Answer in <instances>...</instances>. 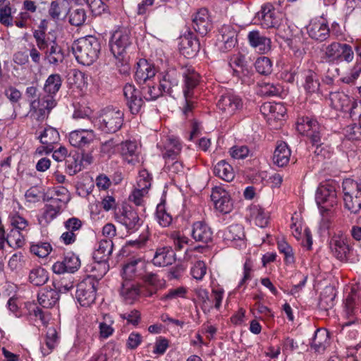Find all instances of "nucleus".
Wrapping results in <instances>:
<instances>
[{"label": "nucleus", "mask_w": 361, "mask_h": 361, "mask_svg": "<svg viewBox=\"0 0 361 361\" xmlns=\"http://www.w3.org/2000/svg\"><path fill=\"white\" fill-rule=\"evenodd\" d=\"M62 80L59 74L50 75L45 81L44 92L37 99L30 102V116L39 122H42L47 118L51 109L56 105L55 96L61 87Z\"/></svg>", "instance_id": "nucleus-1"}, {"label": "nucleus", "mask_w": 361, "mask_h": 361, "mask_svg": "<svg viewBox=\"0 0 361 361\" xmlns=\"http://www.w3.org/2000/svg\"><path fill=\"white\" fill-rule=\"evenodd\" d=\"M65 163L66 172L71 176L82 170V160L78 155L68 156Z\"/></svg>", "instance_id": "nucleus-50"}, {"label": "nucleus", "mask_w": 361, "mask_h": 361, "mask_svg": "<svg viewBox=\"0 0 361 361\" xmlns=\"http://www.w3.org/2000/svg\"><path fill=\"white\" fill-rule=\"evenodd\" d=\"M37 138L43 145H46L47 154L51 152L54 150V145L60 140L59 132L49 126L46 128Z\"/></svg>", "instance_id": "nucleus-32"}, {"label": "nucleus", "mask_w": 361, "mask_h": 361, "mask_svg": "<svg viewBox=\"0 0 361 361\" xmlns=\"http://www.w3.org/2000/svg\"><path fill=\"white\" fill-rule=\"evenodd\" d=\"M140 87V90H138L134 85L127 83L123 89L126 105L133 114H137L144 104L141 95L147 101H154L164 94L159 84L155 83L154 80L142 84Z\"/></svg>", "instance_id": "nucleus-2"}, {"label": "nucleus", "mask_w": 361, "mask_h": 361, "mask_svg": "<svg viewBox=\"0 0 361 361\" xmlns=\"http://www.w3.org/2000/svg\"><path fill=\"white\" fill-rule=\"evenodd\" d=\"M176 261V254L170 246H161L156 249L152 264L159 267H164L173 264Z\"/></svg>", "instance_id": "nucleus-25"}, {"label": "nucleus", "mask_w": 361, "mask_h": 361, "mask_svg": "<svg viewBox=\"0 0 361 361\" xmlns=\"http://www.w3.org/2000/svg\"><path fill=\"white\" fill-rule=\"evenodd\" d=\"M37 48L44 52V59L52 66H58L64 60L62 48L56 42V37L51 39L44 31L36 30L33 32Z\"/></svg>", "instance_id": "nucleus-4"}, {"label": "nucleus", "mask_w": 361, "mask_h": 361, "mask_svg": "<svg viewBox=\"0 0 361 361\" xmlns=\"http://www.w3.org/2000/svg\"><path fill=\"white\" fill-rule=\"evenodd\" d=\"M222 238L225 241H235L239 240L243 243L245 238L244 228L240 224H233L222 231Z\"/></svg>", "instance_id": "nucleus-36"}, {"label": "nucleus", "mask_w": 361, "mask_h": 361, "mask_svg": "<svg viewBox=\"0 0 361 361\" xmlns=\"http://www.w3.org/2000/svg\"><path fill=\"white\" fill-rule=\"evenodd\" d=\"M0 23L6 27L13 25L12 8L9 3L6 5H0Z\"/></svg>", "instance_id": "nucleus-56"}, {"label": "nucleus", "mask_w": 361, "mask_h": 361, "mask_svg": "<svg viewBox=\"0 0 361 361\" xmlns=\"http://www.w3.org/2000/svg\"><path fill=\"white\" fill-rule=\"evenodd\" d=\"M330 247L333 255L341 261L347 260L353 252L350 240L343 236L334 237L331 241Z\"/></svg>", "instance_id": "nucleus-15"}, {"label": "nucleus", "mask_w": 361, "mask_h": 361, "mask_svg": "<svg viewBox=\"0 0 361 361\" xmlns=\"http://www.w3.org/2000/svg\"><path fill=\"white\" fill-rule=\"evenodd\" d=\"M252 270L253 262L250 258H247L243 264V276L238 285V288L245 286L247 281L251 280Z\"/></svg>", "instance_id": "nucleus-64"}, {"label": "nucleus", "mask_w": 361, "mask_h": 361, "mask_svg": "<svg viewBox=\"0 0 361 361\" xmlns=\"http://www.w3.org/2000/svg\"><path fill=\"white\" fill-rule=\"evenodd\" d=\"M130 32L126 28L116 30L110 40L111 51L116 59L123 56L126 49L130 45Z\"/></svg>", "instance_id": "nucleus-12"}, {"label": "nucleus", "mask_w": 361, "mask_h": 361, "mask_svg": "<svg viewBox=\"0 0 361 361\" xmlns=\"http://www.w3.org/2000/svg\"><path fill=\"white\" fill-rule=\"evenodd\" d=\"M262 26L264 28H276L278 34L283 38H288L290 35L282 33V29L285 27L281 23V19L277 16V12L271 4H265L262 6L261 11L257 13Z\"/></svg>", "instance_id": "nucleus-10"}, {"label": "nucleus", "mask_w": 361, "mask_h": 361, "mask_svg": "<svg viewBox=\"0 0 361 361\" xmlns=\"http://www.w3.org/2000/svg\"><path fill=\"white\" fill-rule=\"evenodd\" d=\"M200 44L199 40L193 37V35L189 34L188 36L181 37L180 43V50L183 55L187 58H192L200 51Z\"/></svg>", "instance_id": "nucleus-30"}, {"label": "nucleus", "mask_w": 361, "mask_h": 361, "mask_svg": "<svg viewBox=\"0 0 361 361\" xmlns=\"http://www.w3.org/2000/svg\"><path fill=\"white\" fill-rule=\"evenodd\" d=\"M214 173L220 178L229 182L234 178L232 166L224 160L219 161L214 166Z\"/></svg>", "instance_id": "nucleus-40"}, {"label": "nucleus", "mask_w": 361, "mask_h": 361, "mask_svg": "<svg viewBox=\"0 0 361 361\" xmlns=\"http://www.w3.org/2000/svg\"><path fill=\"white\" fill-rule=\"evenodd\" d=\"M341 43L334 42L329 44L325 49L323 59L325 62L329 63H335L341 61L340 51L341 49Z\"/></svg>", "instance_id": "nucleus-41"}, {"label": "nucleus", "mask_w": 361, "mask_h": 361, "mask_svg": "<svg viewBox=\"0 0 361 361\" xmlns=\"http://www.w3.org/2000/svg\"><path fill=\"white\" fill-rule=\"evenodd\" d=\"M89 271L92 273L90 276L97 282L108 272L109 265L105 259H94V262L88 266Z\"/></svg>", "instance_id": "nucleus-39"}, {"label": "nucleus", "mask_w": 361, "mask_h": 361, "mask_svg": "<svg viewBox=\"0 0 361 361\" xmlns=\"http://www.w3.org/2000/svg\"><path fill=\"white\" fill-rule=\"evenodd\" d=\"M103 319L104 321L101 322L99 324V337L106 339L111 336L114 331L112 327L114 321L109 314H104Z\"/></svg>", "instance_id": "nucleus-49"}, {"label": "nucleus", "mask_w": 361, "mask_h": 361, "mask_svg": "<svg viewBox=\"0 0 361 361\" xmlns=\"http://www.w3.org/2000/svg\"><path fill=\"white\" fill-rule=\"evenodd\" d=\"M180 78V73L173 68H169L161 73L159 78L160 88L164 94L174 97L173 93L175 89L178 88Z\"/></svg>", "instance_id": "nucleus-20"}, {"label": "nucleus", "mask_w": 361, "mask_h": 361, "mask_svg": "<svg viewBox=\"0 0 361 361\" xmlns=\"http://www.w3.org/2000/svg\"><path fill=\"white\" fill-rule=\"evenodd\" d=\"M44 201H49V204H47L44 207L43 214L39 218L40 224L45 226L54 220L61 212L62 202L64 201L61 198L50 197L44 199Z\"/></svg>", "instance_id": "nucleus-24"}, {"label": "nucleus", "mask_w": 361, "mask_h": 361, "mask_svg": "<svg viewBox=\"0 0 361 361\" xmlns=\"http://www.w3.org/2000/svg\"><path fill=\"white\" fill-rule=\"evenodd\" d=\"M237 30L231 25H224L219 30L216 46L222 53L231 51L237 44Z\"/></svg>", "instance_id": "nucleus-11"}, {"label": "nucleus", "mask_w": 361, "mask_h": 361, "mask_svg": "<svg viewBox=\"0 0 361 361\" xmlns=\"http://www.w3.org/2000/svg\"><path fill=\"white\" fill-rule=\"evenodd\" d=\"M297 130L308 137L313 145L319 146L322 144L321 127L317 120L306 117H301L297 121Z\"/></svg>", "instance_id": "nucleus-9"}, {"label": "nucleus", "mask_w": 361, "mask_h": 361, "mask_svg": "<svg viewBox=\"0 0 361 361\" xmlns=\"http://www.w3.org/2000/svg\"><path fill=\"white\" fill-rule=\"evenodd\" d=\"M122 158L128 163L135 165L140 161V151L136 141L126 140L119 147Z\"/></svg>", "instance_id": "nucleus-26"}, {"label": "nucleus", "mask_w": 361, "mask_h": 361, "mask_svg": "<svg viewBox=\"0 0 361 361\" xmlns=\"http://www.w3.org/2000/svg\"><path fill=\"white\" fill-rule=\"evenodd\" d=\"M281 87L279 85L264 82L260 85L259 93L263 96H277L281 92Z\"/></svg>", "instance_id": "nucleus-57"}, {"label": "nucleus", "mask_w": 361, "mask_h": 361, "mask_svg": "<svg viewBox=\"0 0 361 361\" xmlns=\"http://www.w3.org/2000/svg\"><path fill=\"white\" fill-rule=\"evenodd\" d=\"M115 219L128 230L135 231L140 226V219L137 212L131 207L126 205L115 211Z\"/></svg>", "instance_id": "nucleus-13"}, {"label": "nucleus", "mask_w": 361, "mask_h": 361, "mask_svg": "<svg viewBox=\"0 0 361 361\" xmlns=\"http://www.w3.org/2000/svg\"><path fill=\"white\" fill-rule=\"evenodd\" d=\"M69 23L74 26L82 25L87 19V13L84 8H72L68 13Z\"/></svg>", "instance_id": "nucleus-47"}, {"label": "nucleus", "mask_w": 361, "mask_h": 361, "mask_svg": "<svg viewBox=\"0 0 361 361\" xmlns=\"http://www.w3.org/2000/svg\"><path fill=\"white\" fill-rule=\"evenodd\" d=\"M154 66L149 63L146 59H140L137 63V68L135 73V80L139 85L154 80L156 75Z\"/></svg>", "instance_id": "nucleus-23"}, {"label": "nucleus", "mask_w": 361, "mask_h": 361, "mask_svg": "<svg viewBox=\"0 0 361 361\" xmlns=\"http://www.w3.org/2000/svg\"><path fill=\"white\" fill-rule=\"evenodd\" d=\"M278 249L281 253L284 255L286 263L292 264L294 262L293 249L286 241L283 240H279Z\"/></svg>", "instance_id": "nucleus-59"}, {"label": "nucleus", "mask_w": 361, "mask_h": 361, "mask_svg": "<svg viewBox=\"0 0 361 361\" xmlns=\"http://www.w3.org/2000/svg\"><path fill=\"white\" fill-rule=\"evenodd\" d=\"M59 300V293L55 289L44 288L38 293V302L44 308L52 307Z\"/></svg>", "instance_id": "nucleus-33"}, {"label": "nucleus", "mask_w": 361, "mask_h": 361, "mask_svg": "<svg viewBox=\"0 0 361 361\" xmlns=\"http://www.w3.org/2000/svg\"><path fill=\"white\" fill-rule=\"evenodd\" d=\"M194 30L202 37L205 36L212 28V23L209 11L205 8L199 9L192 16Z\"/></svg>", "instance_id": "nucleus-17"}, {"label": "nucleus", "mask_w": 361, "mask_h": 361, "mask_svg": "<svg viewBox=\"0 0 361 361\" xmlns=\"http://www.w3.org/2000/svg\"><path fill=\"white\" fill-rule=\"evenodd\" d=\"M217 107L223 113L231 116L243 107L242 99L237 95L227 93L221 97L217 103Z\"/></svg>", "instance_id": "nucleus-22"}, {"label": "nucleus", "mask_w": 361, "mask_h": 361, "mask_svg": "<svg viewBox=\"0 0 361 361\" xmlns=\"http://www.w3.org/2000/svg\"><path fill=\"white\" fill-rule=\"evenodd\" d=\"M145 283L151 288L148 290L147 295L152 296L161 286V281L156 274L147 273L144 276Z\"/></svg>", "instance_id": "nucleus-51"}, {"label": "nucleus", "mask_w": 361, "mask_h": 361, "mask_svg": "<svg viewBox=\"0 0 361 361\" xmlns=\"http://www.w3.org/2000/svg\"><path fill=\"white\" fill-rule=\"evenodd\" d=\"M97 282L91 277H87L80 281L76 288L75 298L82 307H89L96 299V286Z\"/></svg>", "instance_id": "nucleus-8"}, {"label": "nucleus", "mask_w": 361, "mask_h": 361, "mask_svg": "<svg viewBox=\"0 0 361 361\" xmlns=\"http://www.w3.org/2000/svg\"><path fill=\"white\" fill-rule=\"evenodd\" d=\"M183 75L185 78V87L183 90L184 97L190 98L192 95V90L199 82L200 75L191 68L185 69Z\"/></svg>", "instance_id": "nucleus-35"}, {"label": "nucleus", "mask_w": 361, "mask_h": 361, "mask_svg": "<svg viewBox=\"0 0 361 361\" xmlns=\"http://www.w3.org/2000/svg\"><path fill=\"white\" fill-rule=\"evenodd\" d=\"M256 71L261 75H268L272 72V62L267 56L259 57L255 63Z\"/></svg>", "instance_id": "nucleus-52"}, {"label": "nucleus", "mask_w": 361, "mask_h": 361, "mask_svg": "<svg viewBox=\"0 0 361 361\" xmlns=\"http://www.w3.org/2000/svg\"><path fill=\"white\" fill-rule=\"evenodd\" d=\"M72 50L78 63L90 66L98 59L101 44L97 37L88 35L75 41L72 45Z\"/></svg>", "instance_id": "nucleus-3"}, {"label": "nucleus", "mask_w": 361, "mask_h": 361, "mask_svg": "<svg viewBox=\"0 0 361 361\" xmlns=\"http://www.w3.org/2000/svg\"><path fill=\"white\" fill-rule=\"evenodd\" d=\"M92 12L94 15L109 13V6L102 0H87Z\"/></svg>", "instance_id": "nucleus-63"}, {"label": "nucleus", "mask_w": 361, "mask_h": 361, "mask_svg": "<svg viewBox=\"0 0 361 361\" xmlns=\"http://www.w3.org/2000/svg\"><path fill=\"white\" fill-rule=\"evenodd\" d=\"M310 38L317 42H324L329 37L330 30L326 23L321 20H312L307 27Z\"/></svg>", "instance_id": "nucleus-28"}, {"label": "nucleus", "mask_w": 361, "mask_h": 361, "mask_svg": "<svg viewBox=\"0 0 361 361\" xmlns=\"http://www.w3.org/2000/svg\"><path fill=\"white\" fill-rule=\"evenodd\" d=\"M124 123V114L118 108L106 106L100 111L98 128L104 133H115Z\"/></svg>", "instance_id": "nucleus-5"}, {"label": "nucleus", "mask_w": 361, "mask_h": 361, "mask_svg": "<svg viewBox=\"0 0 361 361\" xmlns=\"http://www.w3.org/2000/svg\"><path fill=\"white\" fill-rule=\"evenodd\" d=\"M165 161L174 160L180 153L182 145L179 140L171 136L165 137L161 142L157 144Z\"/></svg>", "instance_id": "nucleus-18"}, {"label": "nucleus", "mask_w": 361, "mask_h": 361, "mask_svg": "<svg viewBox=\"0 0 361 361\" xmlns=\"http://www.w3.org/2000/svg\"><path fill=\"white\" fill-rule=\"evenodd\" d=\"M24 241L21 231L16 229H11L6 238V242L10 247H21L24 245Z\"/></svg>", "instance_id": "nucleus-55"}, {"label": "nucleus", "mask_w": 361, "mask_h": 361, "mask_svg": "<svg viewBox=\"0 0 361 361\" xmlns=\"http://www.w3.org/2000/svg\"><path fill=\"white\" fill-rule=\"evenodd\" d=\"M304 88L309 93L317 92L319 89L320 83L316 73L307 70L305 74Z\"/></svg>", "instance_id": "nucleus-46"}, {"label": "nucleus", "mask_w": 361, "mask_h": 361, "mask_svg": "<svg viewBox=\"0 0 361 361\" xmlns=\"http://www.w3.org/2000/svg\"><path fill=\"white\" fill-rule=\"evenodd\" d=\"M191 235L196 242L207 244L213 239V231L206 223L197 221L192 224Z\"/></svg>", "instance_id": "nucleus-29"}, {"label": "nucleus", "mask_w": 361, "mask_h": 361, "mask_svg": "<svg viewBox=\"0 0 361 361\" xmlns=\"http://www.w3.org/2000/svg\"><path fill=\"white\" fill-rule=\"evenodd\" d=\"M165 167L169 174L173 178L177 176H183L185 174V169L182 162L169 159L165 161Z\"/></svg>", "instance_id": "nucleus-53"}, {"label": "nucleus", "mask_w": 361, "mask_h": 361, "mask_svg": "<svg viewBox=\"0 0 361 361\" xmlns=\"http://www.w3.org/2000/svg\"><path fill=\"white\" fill-rule=\"evenodd\" d=\"M357 311L355 299L353 296L348 295L345 299L343 310V315L348 321L341 324L342 331H344L346 327L356 324Z\"/></svg>", "instance_id": "nucleus-31"}, {"label": "nucleus", "mask_w": 361, "mask_h": 361, "mask_svg": "<svg viewBox=\"0 0 361 361\" xmlns=\"http://www.w3.org/2000/svg\"><path fill=\"white\" fill-rule=\"evenodd\" d=\"M247 39L251 47L260 54H266L271 50V41L270 38L262 35L258 30L250 31Z\"/></svg>", "instance_id": "nucleus-27"}, {"label": "nucleus", "mask_w": 361, "mask_h": 361, "mask_svg": "<svg viewBox=\"0 0 361 361\" xmlns=\"http://www.w3.org/2000/svg\"><path fill=\"white\" fill-rule=\"evenodd\" d=\"M139 264H142L140 258L130 259L123 268V278L127 281H130L137 273V267Z\"/></svg>", "instance_id": "nucleus-54"}, {"label": "nucleus", "mask_w": 361, "mask_h": 361, "mask_svg": "<svg viewBox=\"0 0 361 361\" xmlns=\"http://www.w3.org/2000/svg\"><path fill=\"white\" fill-rule=\"evenodd\" d=\"M95 137L96 134L92 129L80 128L69 133L68 141L74 147L84 149L88 147Z\"/></svg>", "instance_id": "nucleus-14"}, {"label": "nucleus", "mask_w": 361, "mask_h": 361, "mask_svg": "<svg viewBox=\"0 0 361 361\" xmlns=\"http://www.w3.org/2000/svg\"><path fill=\"white\" fill-rule=\"evenodd\" d=\"M58 341V335L54 328H49L47 332L45 345L47 349L43 345L41 348L44 355H49L50 352L56 347Z\"/></svg>", "instance_id": "nucleus-48"}, {"label": "nucleus", "mask_w": 361, "mask_h": 361, "mask_svg": "<svg viewBox=\"0 0 361 361\" xmlns=\"http://www.w3.org/2000/svg\"><path fill=\"white\" fill-rule=\"evenodd\" d=\"M113 247L114 244L111 240H101L93 252V259H105L108 261L109 257L112 253Z\"/></svg>", "instance_id": "nucleus-38"}, {"label": "nucleus", "mask_w": 361, "mask_h": 361, "mask_svg": "<svg viewBox=\"0 0 361 361\" xmlns=\"http://www.w3.org/2000/svg\"><path fill=\"white\" fill-rule=\"evenodd\" d=\"M48 279L47 271L42 267H37L32 269L29 274V281L36 286L44 285Z\"/></svg>", "instance_id": "nucleus-45"}, {"label": "nucleus", "mask_w": 361, "mask_h": 361, "mask_svg": "<svg viewBox=\"0 0 361 361\" xmlns=\"http://www.w3.org/2000/svg\"><path fill=\"white\" fill-rule=\"evenodd\" d=\"M261 112L267 116L270 115L269 118L279 119L286 113L285 107L281 103H264L260 108Z\"/></svg>", "instance_id": "nucleus-42"}, {"label": "nucleus", "mask_w": 361, "mask_h": 361, "mask_svg": "<svg viewBox=\"0 0 361 361\" xmlns=\"http://www.w3.org/2000/svg\"><path fill=\"white\" fill-rule=\"evenodd\" d=\"M329 99L332 107L336 110L349 112L351 116L355 114L354 110L357 106V101L343 92H331Z\"/></svg>", "instance_id": "nucleus-16"}, {"label": "nucleus", "mask_w": 361, "mask_h": 361, "mask_svg": "<svg viewBox=\"0 0 361 361\" xmlns=\"http://www.w3.org/2000/svg\"><path fill=\"white\" fill-rule=\"evenodd\" d=\"M344 207L352 214H357L361 210V183L350 178L342 183Z\"/></svg>", "instance_id": "nucleus-6"}, {"label": "nucleus", "mask_w": 361, "mask_h": 361, "mask_svg": "<svg viewBox=\"0 0 361 361\" xmlns=\"http://www.w3.org/2000/svg\"><path fill=\"white\" fill-rule=\"evenodd\" d=\"M211 199L216 210L221 213L227 214L232 210L233 204L228 192L221 187L212 189Z\"/></svg>", "instance_id": "nucleus-19"}, {"label": "nucleus", "mask_w": 361, "mask_h": 361, "mask_svg": "<svg viewBox=\"0 0 361 361\" xmlns=\"http://www.w3.org/2000/svg\"><path fill=\"white\" fill-rule=\"evenodd\" d=\"M337 184L334 182H328L321 184L316 192L315 200L320 212H330L338 204L336 192Z\"/></svg>", "instance_id": "nucleus-7"}, {"label": "nucleus", "mask_w": 361, "mask_h": 361, "mask_svg": "<svg viewBox=\"0 0 361 361\" xmlns=\"http://www.w3.org/2000/svg\"><path fill=\"white\" fill-rule=\"evenodd\" d=\"M80 259L73 252H68L61 262H56L52 266L54 273L61 274L65 272L74 273L80 267Z\"/></svg>", "instance_id": "nucleus-21"}, {"label": "nucleus", "mask_w": 361, "mask_h": 361, "mask_svg": "<svg viewBox=\"0 0 361 361\" xmlns=\"http://www.w3.org/2000/svg\"><path fill=\"white\" fill-rule=\"evenodd\" d=\"M51 247L48 243H38L30 246V252L39 257H45L51 252Z\"/></svg>", "instance_id": "nucleus-58"}, {"label": "nucleus", "mask_w": 361, "mask_h": 361, "mask_svg": "<svg viewBox=\"0 0 361 361\" xmlns=\"http://www.w3.org/2000/svg\"><path fill=\"white\" fill-rule=\"evenodd\" d=\"M120 294L126 302L131 304L140 295V288L137 284L127 281L123 283Z\"/></svg>", "instance_id": "nucleus-37"}, {"label": "nucleus", "mask_w": 361, "mask_h": 361, "mask_svg": "<svg viewBox=\"0 0 361 361\" xmlns=\"http://www.w3.org/2000/svg\"><path fill=\"white\" fill-rule=\"evenodd\" d=\"M196 295L197 298L201 301V308L204 313H208L211 311V306L209 303V292L203 288L196 290Z\"/></svg>", "instance_id": "nucleus-61"}, {"label": "nucleus", "mask_w": 361, "mask_h": 361, "mask_svg": "<svg viewBox=\"0 0 361 361\" xmlns=\"http://www.w3.org/2000/svg\"><path fill=\"white\" fill-rule=\"evenodd\" d=\"M152 178L149 176V173L146 170H142L139 173L137 185V189L145 190L148 192V190L151 187Z\"/></svg>", "instance_id": "nucleus-62"}, {"label": "nucleus", "mask_w": 361, "mask_h": 361, "mask_svg": "<svg viewBox=\"0 0 361 361\" xmlns=\"http://www.w3.org/2000/svg\"><path fill=\"white\" fill-rule=\"evenodd\" d=\"M291 152L287 144L281 142L278 144L273 157L274 163L279 167L286 166L290 160Z\"/></svg>", "instance_id": "nucleus-34"}, {"label": "nucleus", "mask_w": 361, "mask_h": 361, "mask_svg": "<svg viewBox=\"0 0 361 361\" xmlns=\"http://www.w3.org/2000/svg\"><path fill=\"white\" fill-rule=\"evenodd\" d=\"M250 215L257 226L264 228L267 226L269 214L259 205H252L250 207Z\"/></svg>", "instance_id": "nucleus-43"}, {"label": "nucleus", "mask_w": 361, "mask_h": 361, "mask_svg": "<svg viewBox=\"0 0 361 361\" xmlns=\"http://www.w3.org/2000/svg\"><path fill=\"white\" fill-rule=\"evenodd\" d=\"M329 341L328 333L326 330L317 329L314 332L311 343L312 348L318 353L324 351Z\"/></svg>", "instance_id": "nucleus-44"}, {"label": "nucleus", "mask_w": 361, "mask_h": 361, "mask_svg": "<svg viewBox=\"0 0 361 361\" xmlns=\"http://www.w3.org/2000/svg\"><path fill=\"white\" fill-rule=\"evenodd\" d=\"M156 218L160 226L163 227L169 226L171 221V216L165 210L164 205H158L156 212Z\"/></svg>", "instance_id": "nucleus-60"}]
</instances>
